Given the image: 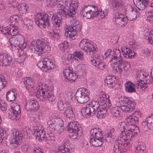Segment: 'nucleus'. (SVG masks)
I'll return each mask as SVG.
<instances>
[{"instance_id": "f257e3e1", "label": "nucleus", "mask_w": 153, "mask_h": 153, "mask_svg": "<svg viewBox=\"0 0 153 153\" xmlns=\"http://www.w3.org/2000/svg\"><path fill=\"white\" fill-rule=\"evenodd\" d=\"M100 104L98 101H93L87 104L85 107H83L81 110L82 114H84L86 117L92 116L97 111V117L99 119H102L103 117L104 114H105V110L102 111L99 108Z\"/></svg>"}, {"instance_id": "f03ea898", "label": "nucleus", "mask_w": 153, "mask_h": 153, "mask_svg": "<svg viewBox=\"0 0 153 153\" xmlns=\"http://www.w3.org/2000/svg\"><path fill=\"white\" fill-rule=\"evenodd\" d=\"M30 130L28 127H25L19 131L15 129L13 130L11 134V140L10 143L15 147H17L21 144V139L22 137L28 138L30 136Z\"/></svg>"}, {"instance_id": "7ed1b4c3", "label": "nucleus", "mask_w": 153, "mask_h": 153, "mask_svg": "<svg viewBox=\"0 0 153 153\" xmlns=\"http://www.w3.org/2000/svg\"><path fill=\"white\" fill-rule=\"evenodd\" d=\"M51 16L48 14H44L42 13H38L35 18L36 23L39 26H43L44 28H47L51 29V27L50 22Z\"/></svg>"}, {"instance_id": "20e7f679", "label": "nucleus", "mask_w": 153, "mask_h": 153, "mask_svg": "<svg viewBox=\"0 0 153 153\" xmlns=\"http://www.w3.org/2000/svg\"><path fill=\"white\" fill-rule=\"evenodd\" d=\"M58 106L61 113L66 117L70 118L74 117L73 110L68 102L60 101L58 103Z\"/></svg>"}, {"instance_id": "39448f33", "label": "nucleus", "mask_w": 153, "mask_h": 153, "mask_svg": "<svg viewBox=\"0 0 153 153\" xmlns=\"http://www.w3.org/2000/svg\"><path fill=\"white\" fill-rule=\"evenodd\" d=\"M36 96L40 99V100L44 102L48 99L49 101L53 102L55 100V97L52 94L50 90L47 89H43L42 88L38 90L36 93Z\"/></svg>"}, {"instance_id": "423d86ee", "label": "nucleus", "mask_w": 153, "mask_h": 153, "mask_svg": "<svg viewBox=\"0 0 153 153\" xmlns=\"http://www.w3.org/2000/svg\"><path fill=\"white\" fill-rule=\"evenodd\" d=\"M113 51V57L111 59V61L114 60L116 61V62L118 65V70L119 71L121 72L123 70L122 68H124L126 64H127L128 63L123 60V58L120 56V51L119 49H114Z\"/></svg>"}, {"instance_id": "0eeeda50", "label": "nucleus", "mask_w": 153, "mask_h": 153, "mask_svg": "<svg viewBox=\"0 0 153 153\" xmlns=\"http://www.w3.org/2000/svg\"><path fill=\"white\" fill-rule=\"evenodd\" d=\"M35 51L42 54L46 52H49L51 50L50 46L48 42L44 39L42 40H37L36 42Z\"/></svg>"}, {"instance_id": "6e6552de", "label": "nucleus", "mask_w": 153, "mask_h": 153, "mask_svg": "<svg viewBox=\"0 0 153 153\" xmlns=\"http://www.w3.org/2000/svg\"><path fill=\"white\" fill-rule=\"evenodd\" d=\"M9 42L12 47L14 46L17 49L24 47L26 45L24 37L21 35L13 36L10 39Z\"/></svg>"}, {"instance_id": "1a4fd4ad", "label": "nucleus", "mask_w": 153, "mask_h": 153, "mask_svg": "<svg viewBox=\"0 0 153 153\" xmlns=\"http://www.w3.org/2000/svg\"><path fill=\"white\" fill-rule=\"evenodd\" d=\"M114 144L113 150L117 153L125 152L130 146L129 142H122L121 140H116Z\"/></svg>"}, {"instance_id": "9d476101", "label": "nucleus", "mask_w": 153, "mask_h": 153, "mask_svg": "<svg viewBox=\"0 0 153 153\" xmlns=\"http://www.w3.org/2000/svg\"><path fill=\"white\" fill-rule=\"evenodd\" d=\"M135 103L129 100L128 98H125L121 102V108L124 112H131L134 109Z\"/></svg>"}, {"instance_id": "9b49d317", "label": "nucleus", "mask_w": 153, "mask_h": 153, "mask_svg": "<svg viewBox=\"0 0 153 153\" xmlns=\"http://www.w3.org/2000/svg\"><path fill=\"white\" fill-rule=\"evenodd\" d=\"M59 10H60L58 12L60 15H63L67 18H73L75 13V11L74 9H72L71 7L67 9L66 7H64L63 5H59L58 6Z\"/></svg>"}, {"instance_id": "f8f14e48", "label": "nucleus", "mask_w": 153, "mask_h": 153, "mask_svg": "<svg viewBox=\"0 0 153 153\" xmlns=\"http://www.w3.org/2000/svg\"><path fill=\"white\" fill-rule=\"evenodd\" d=\"M82 26L81 25H78L75 27L71 26H67L65 29V34L66 36L69 37L71 39H73V37L76 36L77 32H80Z\"/></svg>"}, {"instance_id": "ddd939ff", "label": "nucleus", "mask_w": 153, "mask_h": 153, "mask_svg": "<svg viewBox=\"0 0 153 153\" xmlns=\"http://www.w3.org/2000/svg\"><path fill=\"white\" fill-rule=\"evenodd\" d=\"M136 130L133 131L130 130H128L126 132L122 131L120 135L118 136V137H120L121 139H123L126 141L133 136L136 135L138 132H139V128L136 126L135 127Z\"/></svg>"}, {"instance_id": "4468645a", "label": "nucleus", "mask_w": 153, "mask_h": 153, "mask_svg": "<svg viewBox=\"0 0 153 153\" xmlns=\"http://www.w3.org/2000/svg\"><path fill=\"white\" fill-rule=\"evenodd\" d=\"M65 79L66 80L71 82H74L75 80L78 78V76L75 72L73 73L71 70V68L68 69H65L63 71Z\"/></svg>"}, {"instance_id": "2eb2a0df", "label": "nucleus", "mask_w": 153, "mask_h": 153, "mask_svg": "<svg viewBox=\"0 0 153 153\" xmlns=\"http://www.w3.org/2000/svg\"><path fill=\"white\" fill-rule=\"evenodd\" d=\"M38 103L36 101L29 100L26 103L25 108L27 111L34 112L39 108Z\"/></svg>"}, {"instance_id": "dca6fc26", "label": "nucleus", "mask_w": 153, "mask_h": 153, "mask_svg": "<svg viewBox=\"0 0 153 153\" xmlns=\"http://www.w3.org/2000/svg\"><path fill=\"white\" fill-rule=\"evenodd\" d=\"M20 108L19 105L16 104L12 107L11 108L12 111H11L10 115L12 116L10 117L11 119H15L16 120L19 119L20 117V114L21 113Z\"/></svg>"}, {"instance_id": "f3484780", "label": "nucleus", "mask_w": 153, "mask_h": 153, "mask_svg": "<svg viewBox=\"0 0 153 153\" xmlns=\"http://www.w3.org/2000/svg\"><path fill=\"white\" fill-rule=\"evenodd\" d=\"M52 24L54 28L57 29L62 25V18L61 15L58 14L53 15L51 17Z\"/></svg>"}, {"instance_id": "a211bd4d", "label": "nucleus", "mask_w": 153, "mask_h": 153, "mask_svg": "<svg viewBox=\"0 0 153 153\" xmlns=\"http://www.w3.org/2000/svg\"><path fill=\"white\" fill-rule=\"evenodd\" d=\"M0 65L2 66L9 65L11 62V57L9 55L5 54L0 56Z\"/></svg>"}, {"instance_id": "6ab92c4d", "label": "nucleus", "mask_w": 153, "mask_h": 153, "mask_svg": "<svg viewBox=\"0 0 153 153\" xmlns=\"http://www.w3.org/2000/svg\"><path fill=\"white\" fill-rule=\"evenodd\" d=\"M114 18H115V21L117 24L121 26L125 25L126 24V18L121 13H116Z\"/></svg>"}, {"instance_id": "aec40b11", "label": "nucleus", "mask_w": 153, "mask_h": 153, "mask_svg": "<svg viewBox=\"0 0 153 153\" xmlns=\"http://www.w3.org/2000/svg\"><path fill=\"white\" fill-rule=\"evenodd\" d=\"M80 126L77 122H70L68 125V131L69 133L78 132L79 131Z\"/></svg>"}, {"instance_id": "412c9836", "label": "nucleus", "mask_w": 153, "mask_h": 153, "mask_svg": "<svg viewBox=\"0 0 153 153\" xmlns=\"http://www.w3.org/2000/svg\"><path fill=\"white\" fill-rule=\"evenodd\" d=\"M105 82L109 88H113L117 83L116 76H107L105 80Z\"/></svg>"}, {"instance_id": "4be33fe9", "label": "nucleus", "mask_w": 153, "mask_h": 153, "mask_svg": "<svg viewBox=\"0 0 153 153\" xmlns=\"http://www.w3.org/2000/svg\"><path fill=\"white\" fill-rule=\"evenodd\" d=\"M91 45L88 39H83L79 43V47L83 50L88 52V51L90 53L91 50L90 48Z\"/></svg>"}, {"instance_id": "5701e85b", "label": "nucleus", "mask_w": 153, "mask_h": 153, "mask_svg": "<svg viewBox=\"0 0 153 153\" xmlns=\"http://www.w3.org/2000/svg\"><path fill=\"white\" fill-rule=\"evenodd\" d=\"M134 4L138 9L143 10L147 6L148 0H133Z\"/></svg>"}, {"instance_id": "b1692460", "label": "nucleus", "mask_w": 153, "mask_h": 153, "mask_svg": "<svg viewBox=\"0 0 153 153\" xmlns=\"http://www.w3.org/2000/svg\"><path fill=\"white\" fill-rule=\"evenodd\" d=\"M101 131V129L99 128H95L91 129L90 131V134L92 135V136L91 137L98 139L102 138Z\"/></svg>"}, {"instance_id": "393cba45", "label": "nucleus", "mask_w": 153, "mask_h": 153, "mask_svg": "<svg viewBox=\"0 0 153 153\" xmlns=\"http://www.w3.org/2000/svg\"><path fill=\"white\" fill-rule=\"evenodd\" d=\"M122 52L123 53V55L125 58L131 59L134 57L135 53L129 48H126L124 50H122Z\"/></svg>"}, {"instance_id": "a878e982", "label": "nucleus", "mask_w": 153, "mask_h": 153, "mask_svg": "<svg viewBox=\"0 0 153 153\" xmlns=\"http://www.w3.org/2000/svg\"><path fill=\"white\" fill-rule=\"evenodd\" d=\"M145 79V81L144 80H137V82H138L135 84L136 86L140 85V88L142 90H144L146 88L147 86V84H150L152 82V80L151 79Z\"/></svg>"}, {"instance_id": "bb28decb", "label": "nucleus", "mask_w": 153, "mask_h": 153, "mask_svg": "<svg viewBox=\"0 0 153 153\" xmlns=\"http://www.w3.org/2000/svg\"><path fill=\"white\" fill-rule=\"evenodd\" d=\"M34 133L33 135L38 137V138L41 140L45 138V132H43L42 129H39V128L36 127L34 128L33 130Z\"/></svg>"}, {"instance_id": "cd10ccee", "label": "nucleus", "mask_w": 153, "mask_h": 153, "mask_svg": "<svg viewBox=\"0 0 153 153\" xmlns=\"http://www.w3.org/2000/svg\"><path fill=\"white\" fill-rule=\"evenodd\" d=\"M134 85L133 83L130 81L127 82L125 84L126 91L130 93L135 92L136 91L134 88Z\"/></svg>"}, {"instance_id": "c85d7f7f", "label": "nucleus", "mask_w": 153, "mask_h": 153, "mask_svg": "<svg viewBox=\"0 0 153 153\" xmlns=\"http://www.w3.org/2000/svg\"><path fill=\"white\" fill-rule=\"evenodd\" d=\"M24 79L23 82L27 90H29L30 89L33 88L34 82L30 77H25Z\"/></svg>"}, {"instance_id": "c756f323", "label": "nucleus", "mask_w": 153, "mask_h": 153, "mask_svg": "<svg viewBox=\"0 0 153 153\" xmlns=\"http://www.w3.org/2000/svg\"><path fill=\"white\" fill-rule=\"evenodd\" d=\"M103 138H96L91 137L90 142L91 144L96 147H98L102 145L103 142Z\"/></svg>"}, {"instance_id": "7c9ffc66", "label": "nucleus", "mask_w": 153, "mask_h": 153, "mask_svg": "<svg viewBox=\"0 0 153 153\" xmlns=\"http://www.w3.org/2000/svg\"><path fill=\"white\" fill-rule=\"evenodd\" d=\"M150 78L148 73L142 71H140L137 75V80L145 81V79H148Z\"/></svg>"}, {"instance_id": "2f4dec72", "label": "nucleus", "mask_w": 153, "mask_h": 153, "mask_svg": "<svg viewBox=\"0 0 153 153\" xmlns=\"http://www.w3.org/2000/svg\"><path fill=\"white\" fill-rule=\"evenodd\" d=\"M44 61L45 63V65L44 66V69H43V70L45 72L47 70H49L54 68V66L53 62L51 60L45 58L44 59Z\"/></svg>"}, {"instance_id": "473e14b6", "label": "nucleus", "mask_w": 153, "mask_h": 153, "mask_svg": "<svg viewBox=\"0 0 153 153\" xmlns=\"http://www.w3.org/2000/svg\"><path fill=\"white\" fill-rule=\"evenodd\" d=\"M84 65L82 64L78 65L76 68V72L77 76H82L85 74Z\"/></svg>"}, {"instance_id": "72a5a7b5", "label": "nucleus", "mask_w": 153, "mask_h": 153, "mask_svg": "<svg viewBox=\"0 0 153 153\" xmlns=\"http://www.w3.org/2000/svg\"><path fill=\"white\" fill-rule=\"evenodd\" d=\"M111 4L114 9L120 10L122 9L123 4L120 0H112Z\"/></svg>"}, {"instance_id": "f704fd0d", "label": "nucleus", "mask_w": 153, "mask_h": 153, "mask_svg": "<svg viewBox=\"0 0 153 153\" xmlns=\"http://www.w3.org/2000/svg\"><path fill=\"white\" fill-rule=\"evenodd\" d=\"M89 95L90 91L86 90L85 92V94H83L81 98L78 101V102L81 104H83L87 102L89 100Z\"/></svg>"}, {"instance_id": "c9c22d12", "label": "nucleus", "mask_w": 153, "mask_h": 153, "mask_svg": "<svg viewBox=\"0 0 153 153\" xmlns=\"http://www.w3.org/2000/svg\"><path fill=\"white\" fill-rule=\"evenodd\" d=\"M87 90L86 88H79L76 91L75 94V97L77 101L78 102L80 99L83 94H85V92Z\"/></svg>"}, {"instance_id": "e433bc0d", "label": "nucleus", "mask_w": 153, "mask_h": 153, "mask_svg": "<svg viewBox=\"0 0 153 153\" xmlns=\"http://www.w3.org/2000/svg\"><path fill=\"white\" fill-rule=\"evenodd\" d=\"M94 8V7H93V6L90 5H88L87 6H85L82 8V10H81L80 13L82 16L83 17L85 16V15H86L87 12H89L92 10V8Z\"/></svg>"}, {"instance_id": "4c0bfd02", "label": "nucleus", "mask_w": 153, "mask_h": 153, "mask_svg": "<svg viewBox=\"0 0 153 153\" xmlns=\"http://www.w3.org/2000/svg\"><path fill=\"white\" fill-rule=\"evenodd\" d=\"M6 97L7 99L10 101L14 100L16 98L15 94L13 92L8 91L7 92Z\"/></svg>"}, {"instance_id": "58836bf2", "label": "nucleus", "mask_w": 153, "mask_h": 153, "mask_svg": "<svg viewBox=\"0 0 153 153\" xmlns=\"http://www.w3.org/2000/svg\"><path fill=\"white\" fill-rule=\"evenodd\" d=\"M129 119H130L129 124L135 126L136 123H137L138 122V117L136 116H132L130 117Z\"/></svg>"}, {"instance_id": "ea45409f", "label": "nucleus", "mask_w": 153, "mask_h": 153, "mask_svg": "<svg viewBox=\"0 0 153 153\" xmlns=\"http://www.w3.org/2000/svg\"><path fill=\"white\" fill-rule=\"evenodd\" d=\"M73 58H74V59H76V57H77L78 58L81 60H83V54L82 52L76 51L74 53V54L73 55Z\"/></svg>"}, {"instance_id": "a19ab883", "label": "nucleus", "mask_w": 153, "mask_h": 153, "mask_svg": "<svg viewBox=\"0 0 153 153\" xmlns=\"http://www.w3.org/2000/svg\"><path fill=\"white\" fill-rule=\"evenodd\" d=\"M27 7L25 3L21 4L19 8V12L22 13H26L27 11Z\"/></svg>"}, {"instance_id": "79ce46f5", "label": "nucleus", "mask_w": 153, "mask_h": 153, "mask_svg": "<svg viewBox=\"0 0 153 153\" xmlns=\"http://www.w3.org/2000/svg\"><path fill=\"white\" fill-rule=\"evenodd\" d=\"M12 28L10 27H2V29L1 30V32L6 35H10L11 34V30Z\"/></svg>"}, {"instance_id": "37998d69", "label": "nucleus", "mask_w": 153, "mask_h": 153, "mask_svg": "<svg viewBox=\"0 0 153 153\" xmlns=\"http://www.w3.org/2000/svg\"><path fill=\"white\" fill-rule=\"evenodd\" d=\"M146 148L143 145H139L135 147V152L136 153H144Z\"/></svg>"}, {"instance_id": "c03bdc74", "label": "nucleus", "mask_w": 153, "mask_h": 153, "mask_svg": "<svg viewBox=\"0 0 153 153\" xmlns=\"http://www.w3.org/2000/svg\"><path fill=\"white\" fill-rule=\"evenodd\" d=\"M7 137L5 131H4V129L0 127V140H5Z\"/></svg>"}, {"instance_id": "a18cd8bd", "label": "nucleus", "mask_w": 153, "mask_h": 153, "mask_svg": "<svg viewBox=\"0 0 153 153\" xmlns=\"http://www.w3.org/2000/svg\"><path fill=\"white\" fill-rule=\"evenodd\" d=\"M19 19V16L15 15L11 16L9 19V20L12 24L15 23H17Z\"/></svg>"}, {"instance_id": "49530a36", "label": "nucleus", "mask_w": 153, "mask_h": 153, "mask_svg": "<svg viewBox=\"0 0 153 153\" xmlns=\"http://www.w3.org/2000/svg\"><path fill=\"white\" fill-rule=\"evenodd\" d=\"M111 112L114 116L116 117H119L120 116V112L119 111L117 108L115 107L111 110Z\"/></svg>"}, {"instance_id": "de8ad7c7", "label": "nucleus", "mask_w": 153, "mask_h": 153, "mask_svg": "<svg viewBox=\"0 0 153 153\" xmlns=\"http://www.w3.org/2000/svg\"><path fill=\"white\" fill-rule=\"evenodd\" d=\"M148 123L149 125V129L153 130V119L152 118L147 117L146 118V120Z\"/></svg>"}, {"instance_id": "09e8293b", "label": "nucleus", "mask_w": 153, "mask_h": 153, "mask_svg": "<svg viewBox=\"0 0 153 153\" xmlns=\"http://www.w3.org/2000/svg\"><path fill=\"white\" fill-rule=\"evenodd\" d=\"M64 127L59 124H56V130L57 131V133L60 134L63 131Z\"/></svg>"}, {"instance_id": "8fccbe9b", "label": "nucleus", "mask_w": 153, "mask_h": 153, "mask_svg": "<svg viewBox=\"0 0 153 153\" xmlns=\"http://www.w3.org/2000/svg\"><path fill=\"white\" fill-rule=\"evenodd\" d=\"M78 0H72L71 1V4H69L70 7L73 8L74 10H75V9H77L78 7Z\"/></svg>"}, {"instance_id": "3c124183", "label": "nucleus", "mask_w": 153, "mask_h": 153, "mask_svg": "<svg viewBox=\"0 0 153 153\" xmlns=\"http://www.w3.org/2000/svg\"><path fill=\"white\" fill-rule=\"evenodd\" d=\"M0 87L3 89L5 86V84H6V81H5L4 77L3 76L0 75Z\"/></svg>"}, {"instance_id": "603ef678", "label": "nucleus", "mask_w": 153, "mask_h": 153, "mask_svg": "<svg viewBox=\"0 0 153 153\" xmlns=\"http://www.w3.org/2000/svg\"><path fill=\"white\" fill-rule=\"evenodd\" d=\"M68 42L65 41L63 43H62L59 45V47L61 50H65L68 48Z\"/></svg>"}, {"instance_id": "864d4df0", "label": "nucleus", "mask_w": 153, "mask_h": 153, "mask_svg": "<svg viewBox=\"0 0 153 153\" xmlns=\"http://www.w3.org/2000/svg\"><path fill=\"white\" fill-rule=\"evenodd\" d=\"M11 30L12 31V32L11 31V34H10V35H11L12 37L16 35H17V33L18 32V29L15 26L13 27V26Z\"/></svg>"}, {"instance_id": "5fc2aeb1", "label": "nucleus", "mask_w": 153, "mask_h": 153, "mask_svg": "<svg viewBox=\"0 0 153 153\" xmlns=\"http://www.w3.org/2000/svg\"><path fill=\"white\" fill-rule=\"evenodd\" d=\"M45 62L44 61V59L42 61H40L37 64V65L38 66L40 69H41L43 71H44V66H45Z\"/></svg>"}, {"instance_id": "6e6d98bb", "label": "nucleus", "mask_w": 153, "mask_h": 153, "mask_svg": "<svg viewBox=\"0 0 153 153\" xmlns=\"http://www.w3.org/2000/svg\"><path fill=\"white\" fill-rule=\"evenodd\" d=\"M146 119L144 121H143L141 123V126L142 128L145 129L147 130V129H149V125L146 121Z\"/></svg>"}, {"instance_id": "4d7b16f0", "label": "nucleus", "mask_w": 153, "mask_h": 153, "mask_svg": "<svg viewBox=\"0 0 153 153\" xmlns=\"http://www.w3.org/2000/svg\"><path fill=\"white\" fill-rule=\"evenodd\" d=\"M148 39L151 44H153V31L149 32Z\"/></svg>"}, {"instance_id": "13d9d810", "label": "nucleus", "mask_w": 153, "mask_h": 153, "mask_svg": "<svg viewBox=\"0 0 153 153\" xmlns=\"http://www.w3.org/2000/svg\"><path fill=\"white\" fill-rule=\"evenodd\" d=\"M56 124L58 123H52L49 125V128L50 131H53L56 130Z\"/></svg>"}, {"instance_id": "bf43d9fd", "label": "nucleus", "mask_w": 153, "mask_h": 153, "mask_svg": "<svg viewBox=\"0 0 153 153\" xmlns=\"http://www.w3.org/2000/svg\"><path fill=\"white\" fill-rule=\"evenodd\" d=\"M7 104L1 101L0 102V108L2 111H5L7 108Z\"/></svg>"}, {"instance_id": "052dcab7", "label": "nucleus", "mask_w": 153, "mask_h": 153, "mask_svg": "<svg viewBox=\"0 0 153 153\" xmlns=\"http://www.w3.org/2000/svg\"><path fill=\"white\" fill-rule=\"evenodd\" d=\"M149 15L147 17V19L151 23H153V13L150 12L149 13Z\"/></svg>"}, {"instance_id": "680f3d73", "label": "nucleus", "mask_w": 153, "mask_h": 153, "mask_svg": "<svg viewBox=\"0 0 153 153\" xmlns=\"http://www.w3.org/2000/svg\"><path fill=\"white\" fill-rule=\"evenodd\" d=\"M54 28L55 29H53V31L51 33H52V35H53V37H54L55 36H59V33L60 31V30L59 28L57 29L56 28Z\"/></svg>"}, {"instance_id": "e2e57ef3", "label": "nucleus", "mask_w": 153, "mask_h": 153, "mask_svg": "<svg viewBox=\"0 0 153 153\" xmlns=\"http://www.w3.org/2000/svg\"><path fill=\"white\" fill-rule=\"evenodd\" d=\"M97 65L98 66V68L100 70H103L105 68L106 66L105 63L102 62H101L100 63L98 64Z\"/></svg>"}, {"instance_id": "0e129e2a", "label": "nucleus", "mask_w": 153, "mask_h": 153, "mask_svg": "<svg viewBox=\"0 0 153 153\" xmlns=\"http://www.w3.org/2000/svg\"><path fill=\"white\" fill-rule=\"evenodd\" d=\"M108 98H107V96H106L105 94L103 95V96H102L100 97L99 98L100 99V100L101 102L102 101L103 102V103L105 104V101L106 100H108V99L109 98V96H108Z\"/></svg>"}, {"instance_id": "69168bd1", "label": "nucleus", "mask_w": 153, "mask_h": 153, "mask_svg": "<svg viewBox=\"0 0 153 153\" xmlns=\"http://www.w3.org/2000/svg\"><path fill=\"white\" fill-rule=\"evenodd\" d=\"M102 13H103V14L104 13V12H102V11L100 12L99 11H96L95 12L92 11V14L91 15L92 16V18H93L95 16H98L99 15H100V13L101 14Z\"/></svg>"}, {"instance_id": "338daca9", "label": "nucleus", "mask_w": 153, "mask_h": 153, "mask_svg": "<svg viewBox=\"0 0 153 153\" xmlns=\"http://www.w3.org/2000/svg\"><path fill=\"white\" fill-rule=\"evenodd\" d=\"M47 3L51 5L55 6L56 4L55 0H47Z\"/></svg>"}, {"instance_id": "774afa93", "label": "nucleus", "mask_w": 153, "mask_h": 153, "mask_svg": "<svg viewBox=\"0 0 153 153\" xmlns=\"http://www.w3.org/2000/svg\"><path fill=\"white\" fill-rule=\"evenodd\" d=\"M78 132H74L71 133V134L70 135L71 137L73 139H76L78 136Z\"/></svg>"}]
</instances>
